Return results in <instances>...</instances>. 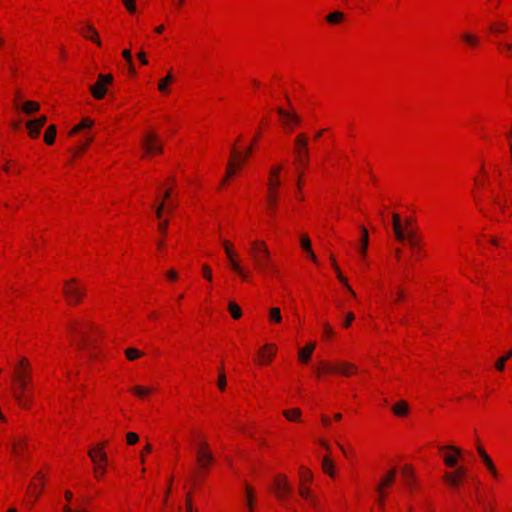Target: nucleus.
<instances>
[{
  "label": "nucleus",
  "mask_w": 512,
  "mask_h": 512,
  "mask_svg": "<svg viewBox=\"0 0 512 512\" xmlns=\"http://www.w3.org/2000/svg\"><path fill=\"white\" fill-rule=\"evenodd\" d=\"M281 170H282V166L277 165V166H273L269 172L270 177L267 182V187H268L267 205H268V210H269V214L271 217H273L275 214L276 205L278 202L277 189L281 184L280 178H279Z\"/></svg>",
  "instance_id": "nucleus-1"
},
{
  "label": "nucleus",
  "mask_w": 512,
  "mask_h": 512,
  "mask_svg": "<svg viewBox=\"0 0 512 512\" xmlns=\"http://www.w3.org/2000/svg\"><path fill=\"white\" fill-rule=\"evenodd\" d=\"M253 261L256 268L260 272H266L267 270H273L271 265L270 251L268 250L265 242L254 241L250 250Z\"/></svg>",
  "instance_id": "nucleus-2"
},
{
  "label": "nucleus",
  "mask_w": 512,
  "mask_h": 512,
  "mask_svg": "<svg viewBox=\"0 0 512 512\" xmlns=\"http://www.w3.org/2000/svg\"><path fill=\"white\" fill-rule=\"evenodd\" d=\"M104 446L105 443H101L88 451L90 459L95 464L94 474L97 479H101L106 470L107 454L104 452Z\"/></svg>",
  "instance_id": "nucleus-3"
},
{
  "label": "nucleus",
  "mask_w": 512,
  "mask_h": 512,
  "mask_svg": "<svg viewBox=\"0 0 512 512\" xmlns=\"http://www.w3.org/2000/svg\"><path fill=\"white\" fill-rule=\"evenodd\" d=\"M13 381L15 383V388L12 391L14 399L18 402L20 407L28 408L30 397L26 396V391L28 390L31 379H19Z\"/></svg>",
  "instance_id": "nucleus-4"
},
{
  "label": "nucleus",
  "mask_w": 512,
  "mask_h": 512,
  "mask_svg": "<svg viewBox=\"0 0 512 512\" xmlns=\"http://www.w3.org/2000/svg\"><path fill=\"white\" fill-rule=\"evenodd\" d=\"M112 82L113 76L111 74H99L97 82L89 87L92 96L97 100L102 99L107 92V87Z\"/></svg>",
  "instance_id": "nucleus-5"
},
{
  "label": "nucleus",
  "mask_w": 512,
  "mask_h": 512,
  "mask_svg": "<svg viewBox=\"0 0 512 512\" xmlns=\"http://www.w3.org/2000/svg\"><path fill=\"white\" fill-rule=\"evenodd\" d=\"M296 161L301 165H306L308 162V138L305 134L300 133L294 140Z\"/></svg>",
  "instance_id": "nucleus-6"
},
{
  "label": "nucleus",
  "mask_w": 512,
  "mask_h": 512,
  "mask_svg": "<svg viewBox=\"0 0 512 512\" xmlns=\"http://www.w3.org/2000/svg\"><path fill=\"white\" fill-rule=\"evenodd\" d=\"M278 115L282 118L283 128L291 131L295 126L299 125L302 121L301 117L294 111L277 108Z\"/></svg>",
  "instance_id": "nucleus-7"
},
{
  "label": "nucleus",
  "mask_w": 512,
  "mask_h": 512,
  "mask_svg": "<svg viewBox=\"0 0 512 512\" xmlns=\"http://www.w3.org/2000/svg\"><path fill=\"white\" fill-rule=\"evenodd\" d=\"M76 280L72 279L64 283L63 293L67 297L69 303H79L84 295V289H80L75 285Z\"/></svg>",
  "instance_id": "nucleus-8"
},
{
  "label": "nucleus",
  "mask_w": 512,
  "mask_h": 512,
  "mask_svg": "<svg viewBox=\"0 0 512 512\" xmlns=\"http://www.w3.org/2000/svg\"><path fill=\"white\" fill-rule=\"evenodd\" d=\"M196 460L199 467L206 469L208 465L213 462L214 457L209 450V445L206 441H199V448L196 452Z\"/></svg>",
  "instance_id": "nucleus-9"
},
{
  "label": "nucleus",
  "mask_w": 512,
  "mask_h": 512,
  "mask_svg": "<svg viewBox=\"0 0 512 512\" xmlns=\"http://www.w3.org/2000/svg\"><path fill=\"white\" fill-rule=\"evenodd\" d=\"M69 332L72 334H76L80 338V342L78 344L79 348H86L92 343V340L88 336V332L86 326L82 323L73 322L69 324Z\"/></svg>",
  "instance_id": "nucleus-10"
},
{
  "label": "nucleus",
  "mask_w": 512,
  "mask_h": 512,
  "mask_svg": "<svg viewBox=\"0 0 512 512\" xmlns=\"http://www.w3.org/2000/svg\"><path fill=\"white\" fill-rule=\"evenodd\" d=\"M142 148L147 154L161 153L162 144L159 141L158 135L153 132L146 133L142 142Z\"/></svg>",
  "instance_id": "nucleus-11"
},
{
  "label": "nucleus",
  "mask_w": 512,
  "mask_h": 512,
  "mask_svg": "<svg viewBox=\"0 0 512 512\" xmlns=\"http://www.w3.org/2000/svg\"><path fill=\"white\" fill-rule=\"evenodd\" d=\"M31 379V365L26 358H21L15 365L12 380Z\"/></svg>",
  "instance_id": "nucleus-12"
},
{
  "label": "nucleus",
  "mask_w": 512,
  "mask_h": 512,
  "mask_svg": "<svg viewBox=\"0 0 512 512\" xmlns=\"http://www.w3.org/2000/svg\"><path fill=\"white\" fill-rule=\"evenodd\" d=\"M276 497L284 500L291 493V485L285 475H279L274 480Z\"/></svg>",
  "instance_id": "nucleus-13"
},
{
  "label": "nucleus",
  "mask_w": 512,
  "mask_h": 512,
  "mask_svg": "<svg viewBox=\"0 0 512 512\" xmlns=\"http://www.w3.org/2000/svg\"><path fill=\"white\" fill-rule=\"evenodd\" d=\"M466 473L464 467H458L454 473L447 472L444 474V481L451 487L455 488L460 484L459 478L463 477Z\"/></svg>",
  "instance_id": "nucleus-14"
},
{
  "label": "nucleus",
  "mask_w": 512,
  "mask_h": 512,
  "mask_svg": "<svg viewBox=\"0 0 512 512\" xmlns=\"http://www.w3.org/2000/svg\"><path fill=\"white\" fill-rule=\"evenodd\" d=\"M441 451L448 450L454 453V455L446 454L444 456V463L448 467H455L458 462V457L461 455V450L455 446H441Z\"/></svg>",
  "instance_id": "nucleus-15"
},
{
  "label": "nucleus",
  "mask_w": 512,
  "mask_h": 512,
  "mask_svg": "<svg viewBox=\"0 0 512 512\" xmlns=\"http://www.w3.org/2000/svg\"><path fill=\"white\" fill-rule=\"evenodd\" d=\"M80 32L83 35V37L93 41L98 46H101V40L98 37L96 29L92 25H87L86 27L82 28Z\"/></svg>",
  "instance_id": "nucleus-16"
},
{
  "label": "nucleus",
  "mask_w": 512,
  "mask_h": 512,
  "mask_svg": "<svg viewBox=\"0 0 512 512\" xmlns=\"http://www.w3.org/2000/svg\"><path fill=\"white\" fill-rule=\"evenodd\" d=\"M357 372V367L354 364L347 362H340L336 365V373L344 376H350Z\"/></svg>",
  "instance_id": "nucleus-17"
},
{
  "label": "nucleus",
  "mask_w": 512,
  "mask_h": 512,
  "mask_svg": "<svg viewBox=\"0 0 512 512\" xmlns=\"http://www.w3.org/2000/svg\"><path fill=\"white\" fill-rule=\"evenodd\" d=\"M395 475H396V469L393 468L389 471V473L385 477H383L381 479L380 483L377 485V491L380 493V495H382L384 487H387L393 483V481L395 479Z\"/></svg>",
  "instance_id": "nucleus-18"
},
{
  "label": "nucleus",
  "mask_w": 512,
  "mask_h": 512,
  "mask_svg": "<svg viewBox=\"0 0 512 512\" xmlns=\"http://www.w3.org/2000/svg\"><path fill=\"white\" fill-rule=\"evenodd\" d=\"M261 361L263 363H270L275 355V348L273 345L264 346L259 352Z\"/></svg>",
  "instance_id": "nucleus-19"
},
{
  "label": "nucleus",
  "mask_w": 512,
  "mask_h": 512,
  "mask_svg": "<svg viewBox=\"0 0 512 512\" xmlns=\"http://www.w3.org/2000/svg\"><path fill=\"white\" fill-rule=\"evenodd\" d=\"M315 349V343H309L305 348L298 350V357L302 363H307Z\"/></svg>",
  "instance_id": "nucleus-20"
},
{
  "label": "nucleus",
  "mask_w": 512,
  "mask_h": 512,
  "mask_svg": "<svg viewBox=\"0 0 512 512\" xmlns=\"http://www.w3.org/2000/svg\"><path fill=\"white\" fill-rule=\"evenodd\" d=\"M392 411L396 416L402 417L408 414L409 406L406 401H399L392 406Z\"/></svg>",
  "instance_id": "nucleus-21"
},
{
  "label": "nucleus",
  "mask_w": 512,
  "mask_h": 512,
  "mask_svg": "<svg viewBox=\"0 0 512 512\" xmlns=\"http://www.w3.org/2000/svg\"><path fill=\"white\" fill-rule=\"evenodd\" d=\"M360 232H361V247L359 248V251H360L361 256L365 257L366 252H367L368 243H369V235H368L367 229L364 226L360 227Z\"/></svg>",
  "instance_id": "nucleus-22"
},
{
  "label": "nucleus",
  "mask_w": 512,
  "mask_h": 512,
  "mask_svg": "<svg viewBox=\"0 0 512 512\" xmlns=\"http://www.w3.org/2000/svg\"><path fill=\"white\" fill-rule=\"evenodd\" d=\"M478 453L480 455V457L483 459L484 463L486 464L487 468L489 469V471L494 475L496 476L497 475V471H496V468L492 462V460L490 459V457L488 456V454L485 452V450L481 447H478Z\"/></svg>",
  "instance_id": "nucleus-23"
},
{
  "label": "nucleus",
  "mask_w": 512,
  "mask_h": 512,
  "mask_svg": "<svg viewBox=\"0 0 512 512\" xmlns=\"http://www.w3.org/2000/svg\"><path fill=\"white\" fill-rule=\"evenodd\" d=\"M93 124L94 123L91 119L84 118L81 120V122L79 124H77L76 126L73 127V129L70 131L69 135L72 136L83 129L91 128L93 126Z\"/></svg>",
  "instance_id": "nucleus-24"
},
{
  "label": "nucleus",
  "mask_w": 512,
  "mask_h": 512,
  "mask_svg": "<svg viewBox=\"0 0 512 512\" xmlns=\"http://www.w3.org/2000/svg\"><path fill=\"white\" fill-rule=\"evenodd\" d=\"M231 269L237 273L243 280H247L249 277V272L244 269L238 261H232Z\"/></svg>",
  "instance_id": "nucleus-25"
},
{
  "label": "nucleus",
  "mask_w": 512,
  "mask_h": 512,
  "mask_svg": "<svg viewBox=\"0 0 512 512\" xmlns=\"http://www.w3.org/2000/svg\"><path fill=\"white\" fill-rule=\"evenodd\" d=\"M322 469L329 476H334V465L329 457H324L322 459Z\"/></svg>",
  "instance_id": "nucleus-26"
},
{
  "label": "nucleus",
  "mask_w": 512,
  "mask_h": 512,
  "mask_svg": "<svg viewBox=\"0 0 512 512\" xmlns=\"http://www.w3.org/2000/svg\"><path fill=\"white\" fill-rule=\"evenodd\" d=\"M223 247H224L225 253L227 255V258L229 260V264L232 267V261H237L236 254H235L234 250L232 249L231 244L228 241H226V240L223 241Z\"/></svg>",
  "instance_id": "nucleus-27"
},
{
  "label": "nucleus",
  "mask_w": 512,
  "mask_h": 512,
  "mask_svg": "<svg viewBox=\"0 0 512 512\" xmlns=\"http://www.w3.org/2000/svg\"><path fill=\"white\" fill-rule=\"evenodd\" d=\"M40 108L39 104L34 101H27L22 106V111L26 114H32L38 111Z\"/></svg>",
  "instance_id": "nucleus-28"
},
{
  "label": "nucleus",
  "mask_w": 512,
  "mask_h": 512,
  "mask_svg": "<svg viewBox=\"0 0 512 512\" xmlns=\"http://www.w3.org/2000/svg\"><path fill=\"white\" fill-rule=\"evenodd\" d=\"M55 136H56V127L54 125H50L45 132V136H44L45 142L48 145L53 144L54 140H55Z\"/></svg>",
  "instance_id": "nucleus-29"
},
{
  "label": "nucleus",
  "mask_w": 512,
  "mask_h": 512,
  "mask_svg": "<svg viewBox=\"0 0 512 512\" xmlns=\"http://www.w3.org/2000/svg\"><path fill=\"white\" fill-rule=\"evenodd\" d=\"M402 474L404 476L405 482L408 486L413 485V471L410 465H406L402 469Z\"/></svg>",
  "instance_id": "nucleus-30"
},
{
  "label": "nucleus",
  "mask_w": 512,
  "mask_h": 512,
  "mask_svg": "<svg viewBox=\"0 0 512 512\" xmlns=\"http://www.w3.org/2000/svg\"><path fill=\"white\" fill-rule=\"evenodd\" d=\"M507 24L505 22H494L490 25L489 30L494 34H500L505 32Z\"/></svg>",
  "instance_id": "nucleus-31"
},
{
  "label": "nucleus",
  "mask_w": 512,
  "mask_h": 512,
  "mask_svg": "<svg viewBox=\"0 0 512 512\" xmlns=\"http://www.w3.org/2000/svg\"><path fill=\"white\" fill-rule=\"evenodd\" d=\"M299 474H300V479H301L302 484L309 483L313 479L312 472L309 469L305 468V467H301L300 468Z\"/></svg>",
  "instance_id": "nucleus-32"
},
{
  "label": "nucleus",
  "mask_w": 512,
  "mask_h": 512,
  "mask_svg": "<svg viewBox=\"0 0 512 512\" xmlns=\"http://www.w3.org/2000/svg\"><path fill=\"white\" fill-rule=\"evenodd\" d=\"M125 355L128 360L134 361V360L138 359L139 357H141L143 355V353L136 348H127L125 350Z\"/></svg>",
  "instance_id": "nucleus-33"
},
{
  "label": "nucleus",
  "mask_w": 512,
  "mask_h": 512,
  "mask_svg": "<svg viewBox=\"0 0 512 512\" xmlns=\"http://www.w3.org/2000/svg\"><path fill=\"white\" fill-rule=\"evenodd\" d=\"M228 309H229V312H230L231 316L234 319H239L242 316V311H241L240 307L236 303L229 302Z\"/></svg>",
  "instance_id": "nucleus-34"
},
{
  "label": "nucleus",
  "mask_w": 512,
  "mask_h": 512,
  "mask_svg": "<svg viewBox=\"0 0 512 512\" xmlns=\"http://www.w3.org/2000/svg\"><path fill=\"white\" fill-rule=\"evenodd\" d=\"M251 151H252V146L247 148L245 156L242 158V153L236 152L235 149L232 148V150H231L232 157L239 159L237 166H240L244 162L245 158L250 155Z\"/></svg>",
  "instance_id": "nucleus-35"
},
{
  "label": "nucleus",
  "mask_w": 512,
  "mask_h": 512,
  "mask_svg": "<svg viewBox=\"0 0 512 512\" xmlns=\"http://www.w3.org/2000/svg\"><path fill=\"white\" fill-rule=\"evenodd\" d=\"M173 81V76L169 73L165 78L161 79L158 84V89L161 92H166L168 90V85Z\"/></svg>",
  "instance_id": "nucleus-36"
},
{
  "label": "nucleus",
  "mask_w": 512,
  "mask_h": 512,
  "mask_svg": "<svg viewBox=\"0 0 512 512\" xmlns=\"http://www.w3.org/2000/svg\"><path fill=\"white\" fill-rule=\"evenodd\" d=\"M512 356V350L508 351L503 357L499 358L495 363V367L499 371H503L505 368V362Z\"/></svg>",
  "instance_id": "nucleus-37"
},
{
  "label": "nucleus",
  "mask_w": 512,
  "mask_h": 512,
  "mask_svg": "<svg viewBox=\"0 0 512 512\" xmlns=\"http://www.w3.org/2000/svg\"><path fill=\"white\" fill-rule=\"evenodd\" d=\"M393 231L396 240H398L399 242H404L407 240L408 231H405L403 227L394 228Z\"/></svg>",
  "instance_id": "nucleus-38"
},
{
  "label": "nucleus",
  "mask_w": 512,
  "mask_h": 512,
  "mask_svg": "<svg viewBox=\"0 0 512 512\" xmlns=\"http://www.w3.org/2000/svg\"><path fill=\"white\" fill-rule=\"evenodd\" d=\"M344 15L343 13L339 12V11H335L333 13H330L327 17H326V20L331 23V24H336V23H339L340 21H342Z\"/></svg>",
  "instance_id": "nucleus-39"
},
{
  "label": "nucleus",
  "mask_w": 512,
  "mask_h": 512,
  "mask_svg": "<svg viewBox=\"0 0 512 512\" xmlns=\"http://www.w3.org/2000/svg\"><path fill=\"white\" fill-rule=\"evenodd\" d=\"M336 274H337V277L339 279V281L345 286V288L353 295L355 296V293L353 291V289L351 288V286L348 284L347 282V279L342 275L339 267H336L334 268Z\"/></svg>",
  "instance_id": "nucleus-40"
},
{
  "label": "nucleus",
  "mask_w": 512,
  "mask_h": 512,
  "mask_svg": "<svg viewBox=\"0 0 512 512\" xmlns=\"http://www.w3.org/2000/svg\"><path fill=\"white\" fill-rule=\"evenodd\" d=\"M406 241H408V244L412 249H416L419 242L416 237L415 230H408V236Z\"/></svg>",
  "instance_id": "nucleus-41"
},
{
  "label": "nucleus",
  "mask_w": 512,
  "mask_h": 512,
  "mask_svg": "<svg viewBox=\"0 0 512 512\" xmlns=\"http://www.w3.org/2000/svg\"><path fill=\"white\" fill-rule=\"evenodd\" d=\"M283 415L290 421L296 420L300 415L301 411L298 408L292 410H285Z\"/></svg>",
  "instance_id": "nucleus-42"
},
{
  "label": "nucleus",
  "mask_w": 512,
  "mask_h": 512,
  "mask_svg": "<svg viewBox=\"0 0 512 512\" xmlns=\"http://www.w3.org/2000/svg\"><path fill=\"white\" fill-rule=\"evenodd\" d=\"M269 318L273 322L280 323L282 320L280 309L277 307L270 309Z\"/></svg>",
  "instance_id": "nucleus-43"
},
{
  "label": "nucleus",
  "mask_w": 512,
  "mask_h": 512,
  "mask_svg": "<svg viewBox=\"0 0 512 512\" xmlns=\"http://www.w3.org/2000/svg\"><path fill=\"white\" fill-rule=\"evenodd\" d=\"M124 7L130 14H135L137 11L136 0H122Z\"/></svg>",
  "instance_id": "nucleus-44"
},
{
  "label": "nucleus",
  "mask_w": 512,
  "mask_h": 512,
  "mask_svg": "<svg viewBox=\"0 0 512 512\" xmlns=\"http://www.w3.org/2000/svg\"><path fill=\"white\" fill-rule=\"evenodd\" d=\"M132 391L138 397H144V396H146V395L151 393V389L150 388L142 387V386H135L132 389Z\"/></svg>",
  "instance_id": "nucleus-45"
},
{
  "label": "nucleus",
  "mask_w": 512,
  "mask_h": 512,
  "mask_svg": "<svg viewBox=\"0 0 512 512\" xmlns=\"http://www.w3.org/2000/svg\"><path fill=\"white\" fill-rule=\"evenodd\" d=\"M300 245L304 252L310 251L311 241L307 235H302L300 238Z\"/></svg>",
  "instance_id": "nucleus-46"
},
{
  "label": "nucleus",
  "mask_w": 512,
  "mask_h": 512,
  "mask_svg": "<svg viewBox=\"0 0 512 512\" xmlns=\"http://www.w3.org/2000/svg\"><path fill=\"white\" fill-rule=\"evenodd\" d=\"M462 39L469 45L475 46L478 44V38L470 33H464Z\"/></svg>",
  "instance_id": "nucleus-47"
},
{
  "label": "nucleus",
  "mask_w": 512,
  "mask_h": 512,
  "mask_svg": "<svg viewBox=\"0 0 512 512\" xmlns=\"http://www.w3.org/2000/svg\"><path fill=\"white\" fill-rule=\"evenodd\" d=\"M247 493V512H253V494L252 490L246 486Z\"/></svg>",
  "instance_id": "nucleus-48"
},
{
  "label": "nucleus",
  "mask_w": 512,
  "mask_h": 512,
  "mask_svg": "<svg viewBox=\"0 0 512 512\" xmlns=\"http://www.w3.org/2000/svg\"><path fill=\"white\" fill-rule=\"evenodd\" d=\"M46 121H47V118L45 116H41L38 119L28 121L27 126L33 127V125H35L37 127L42 128L44 126V124L46 123Z\"/></svg>",
  "instance_id": "nucleus-49"
},
{
  "label": "nucleus",
  "mask_w": 512,
  "mask_h": 512,
  "mask_svg": "<svg viewBox=\"0 0 512 512\" xmlns=\"http://www.w3.org/2000/svg\"><path fill=\"white\" fill-rule=\"evenodd\" d=\"M299 494L301 497L305 498V499H309L311 498V495H310V488L308 486H305L304 484H302L300 487H299Z\"/></svg>",
  "instance_id": "nucleus-50"
},
{
  "label": "nucleus",
  "mask_w": 512,
  "mask_h": 512,
  "mask_svg": "<svg viewBox=\"0 0 512 512\" xmlns=\"http://www.w3.org/2000/svg\"><path fill=\"white\" fill-rule=\"evenodd\" d=\"M126 439L129 445H134L137 443L139 436L134 432H129L126 434Z\"/></svg>",
  "instance_id": "nucleus-51"
},
{
  "label": "nucleus",
  "mask_w": 512,
  "mask_h": 512,
  "mask_svg": "<svg viewBox=\"0 0 512 512\" xmlns=\"http://www.w3.org/2000/svg\"><path fill=\"white\" fill-rule=\"evenodd\" d=\"M218 387L220 390H224L226 387V377L222 371L219 372Z\"/></svg>",
  "instance_id": "nucleus-52"
},
{
  "label": "nucleus",
  "mask_w": 512,
  "mask_h": 512,
  "mask_svg": "<svg viewBox=\"0 0 512 512\" xmlns=\"http://www.w3.org/2000/svg\"><path fill=\"white\" fill-rule=\"evenodd\" d=\"M393 229L403 227L399 214L393 213L392 215Z\"/></svg>",
  "instance_id": "nucleus-53"
},
{
  "label": "nucleus",
  "mask_w": 512,
  "mask_h": 512,
  "mask_svg": "<svg viewBox=\"0 0 512 512\" xmlns=\"http://www.w3.org/2000/svg\"><path fill=\"white\" fill-rule=\"evenodd\" d=\"M28 130H29V135L32 137V138H36L38 137L39 133H40V130L41 128L40 127H37L35 125H33V127L31 126H27Z\"/></svg>",
  "instance_id": "nucleus-54"
},
{
  "label": "nucleus",
  "mask_w": 512,
  "mask_h": 512,
  "mask_svg": "<svg viewBox=\"0 0 512 512\" xmlns=\"http://www.w3.org/2000/svg\"><path fill=\"white\" fill-rule=\"evenodd\" d=\"M354 320V314L352 312H349L346 314V318L343 322V326L344 327H349L352 323V321Z\"/></svg>",
  "instance_id": "nucleus-55"
},
{
  "label": "nucleus",
  "mask_w": 512,
  "mask_h": 512,
  "mask_svg": "<svg viewBox=\"0 0 512 512\" xmlns=\"http://www.w3.org/2000/svg\"><path fill=\"white\" fill-rule=\"evenodd\" d=\"M323 327H324V335L326 337H331L334 334V331H333L332 327L329 325V323L325 322Z\"/></svg>",
  "instance_id": "nucleus-56"
},
{
  "label": "nucleus",
  "mask_w": 512,
  "mask_h": 512,
  "mask_svg": "<svg viewBox=\"0 0 512 512\" xmlns=\"http://www.w3.org/2000/svg\"><path fill=\"white\" fill-rule=\"evenodd\" d=\"M203 269V276L207 279V280H211L212 279V273H211V269L208 265H203L202 267Z\"/></svg>",
  "instance_id": "nucleus-57"
},
{
  "label": "nucleus",
  "mask_w": 512,
  "mask_h": 512,
  "mask_svg": "<svg viewBox=\"0 0 512 512\" xmlns=\"http://www.w3.org/2000/svg\"><path fill=\"white\" fill-rule=\"evenodd\" d=\"M164 207H165V203H164V201H162L161 203H159V205L156 207L155 214H156V217H157L158 219H161V218H162V213H163Z\"/></svg>",
  "instance_id": "nucleus-58"
},
{
  "label": "nucleus",
  "mask_w": 512,
  "mask_h": 512,
  "mask_svg": "<svg viewBox=\"0 0 512 512\" xmlns=\"http://www.w3.org/2000/svg\"><path fill=\"white\" fill-rule=\"evenodd\" d=\"M168 223H169V222H168V220H167V219H165V220H161V221L159 222V224H158V229H159V231H160L162 234H164V233L166 232L167 227H168Z\"/></svg>",
  "instance_id": "nucleus-59"
},
{
  "label": "nucleus",
  "mask_w": 512,
  "mask_h": 512,
  "mask_svg": "<svg viewBox=\"0 0 512 512\" xmlns=\"http://www.w3.org/2000/svg\"><path fill=\"white\" fill-rule=\"evenodd\" d=\"M234 173H235L234 163L232 161H230L227 164L226 177H231L234 175Z\"/></svg>",
  "instance_id": "nucleus-60"
},
{
  "label": "nucleus",
  "mask_w": 512,
  "mask_h": 512,
  "mask_svg": "<svg viewBox=\"0 0 512 512\" xmlns=\"http://www.w3.org/2000/svg\"><path fill=\"white\" fill-rule=\"evenodd\" d=\"M322 369L325 372L336 373V366H331V365L326 364V363L322 364Z\"/></svg>",
  "instance_id": "nucleus-61"
},
{
  "label": "nucleus",
  "mask_w": 512,
  "mask_h": 512,
  "mask_svg": "<svg viewBox=\"0 0 512 512\" xmlns=\"http://www.w3.org/2000/svg\"><path fill=\"white\" fill-rule=\"evenodd\" d=\"M122 55L123 57L125 58V60L127 61L128 64H131V61H132V54H131V51L129 49H125L123 52H122Z\"/></svg>",
  "instance_id": "nucleus-62"
},
{
  "label": "nucleus",
  "mask_w": 512,
  "mask_h": 512,
  "mask_svg": "<svg viewBox=\"0 0 512 512\" xmlns=\"http://www.w3.org/2000/svg\"><path fill=\"white\" fill-rule=\"evenodd\" d=\"M186 512H194L190 494H188L186 498Z\"/></svg>",
  "instance_id": "nucleus-63"
},
{
  "label": "nucleus",
  "mask_w": 512,
  "mask_h": 512,
  "mask_svg": "<svg viewBox=\"0 0 512 512\" xmlns=\"http://www.w3.org/2000/svg\"><path fill=\"white\" fill-rule=\"evenodd\" d=\"M137 56H138L139 60L141 61V63H142L143 65H147V64H148V61H147V59H146V56H145V53H144V52H142V51H141V52H139Z\"/></svg>",
  "instance_id": "nucleus-64"
}]
</instances>
